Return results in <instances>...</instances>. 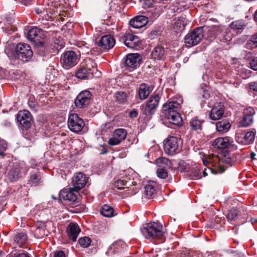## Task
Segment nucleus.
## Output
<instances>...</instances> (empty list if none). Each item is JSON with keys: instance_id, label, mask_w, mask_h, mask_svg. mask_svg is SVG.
Instances as JSON below:
<instances>
[{"instance_id": "nucleus-61", "label": "nucleus", "mask_w": 257, "mask_h": 257, "mask_svg": "<svg viewBox=\"0 0 257 257\" xmlns=\"http://www.w3.org/2000/svg\"><path fill=\"white\" fill-rule=\"evenodd\" d=\"M158 160L160 161V163H161L162 164H165L167 165H168V164H171L170 161L167 158H162L159 159Z\"/></svg>"}, {"instance_id": "nucleus-18", "label": "nucleus", "mask_w": 257, "mask_h": 257, "mask_svg": "<svg viewBox=\"0 0 257 257\" xmlns=\"http://www.w3.org/2000/svg\"><path fill=\"white\" fill-rule=\"evenodd\" d=\"M142 60V57L137 53H130L125 58V64L128 69L132 70L139 67Z\"/></svg>"}, {"instance_id": "nucleus-30", "label": "nucleus", "mask_w": 257, "mask_h": 257, "mask_svg": "<svg viewBox=\"0 0 257 257\" xmlns=\"http://www.w3.org/2000/svg\"><path fill=\"white\" fill-rule=\"evenodd\" d=\"M204 122V120L200 119L197 117L192 118L189 122L190 131L197 134H200L202 130Z\"/></svg>"}, {"instance_id": "nucleus-29", "label": "nucleus", "mask_w": 257, "mask_h": 257, "mask_svg": "<svg viewBox=\"0 0 257 257\" xmlns=\"http://www.w3.org/2000/svg\"><path fill=\"white\" fill-rule=\"evenodd\" d=\"M254 113L255 111L251 107H250L244 110L243 117L241 121L243 126H248L252 124L253 121L252 115Z\"/></svg>"}, {"instance_id": "nucleus-19", "label": "nucleus", "mask_w": 257, "mask_h": 257, "mask_svg": "<svg viewBox=\"0 0 257 257\" xmlns=\"http://www.w3.org/2000/svg\"><path fill=\"white\" fill-rule=\"evenodd\" d=\"M87 180L88 178L83 173L81 172L76 173L73 177L72 181L73 189L75 190L76 192H78L85 186Z\"/></svg>"}, {"instance_id": "nucleus-38", "label": "nucleus", "mask_w": 257, "mask_h": 257, "mask_svg": "<svg viewBox=\"0 0 257 257\" xmlns=\"http://www.w3.org/2000/svg\"><path fill=\"white\" fill-rule=\"evenodd\" d=\"M165 7L162 5H154L150 10L153 16H160Z\"/></svg>"}, {"instance_id": "nucleus-1", "label": "nucleus", "mask_w": 257, "mask_h": 257, "mask_svg": "<svg viewBox=\"0 0 257 257\" xmlns=\"http://www.w3.org/2000/svg\"><path fill=\"white\" fill-rule=\"evenodd\" d=\"M182 103V98L179 97L163 104L162 113L164 117L169 120L168 127L175 128L182 126V118L178 110L181 108Z\"/></svg>"}, {"instance_id": "nucleus-64", "label": "nucleus", "mask_w": 257, "mask_h": 257, "mask_svg": "<svg viewBox=\"0 0 257 257\" xmlns=\"http://www.w3.org/2000/svg\"><path fill=\"white\" fill-rule=\"evenodd\" d=\"M5 173V169L0 166V180L2 179L3 174Z\"/></svg>"}, {"instance_id": "nucleus-17", "label": "nucleus", "mask_w": 257, "mask_h": 257, "mask_svg": "<svg viewBox=\"0 0 257 257\" xmlns=\"http://www.w3.org/2000/svg\"><path fill=\"white\" fill-rule=\"evenodd\" d=\"M127 135V132L124 128H117L115 130L111 138H109L108 144L110 146H115L119 144L124 140Z\"/></svg>"}, {"instance_id": "nucleus-2", "label": "nucleus", "mask_w": 257, "mask_h": 257, "mask_svg": "<svg viewBox=\"0 0 257 257\" xmlns=\"http://www.w3.org/2000/svg\"><path fill=\"white\" fill-rule=\"evenodd\" d=\"M163 225L159 222H150L144 225L141 231L146 238L163 240L164 231Z\"/></svg>"}, {"instance_id": "nucleus-22", "label": "nucleus", "mask_w": 257, "mask_h": 257, "mask_svg": "<svg viewBox=\"0 0 257 257\" xmlns=\"http://www.w3.org/2000/svg\"><path fill=\"white\" fill-rule=\"evenodd\" d=\"M14 243L17 244L21 248H25L24 245L27 244L28 240V236L26 232L23 231H16L12 236Z\"/></svg>"}, {"instance_id": "nucleus-47", "label": "nucleus", "mask_w": 257, "mask_h": 257, "mask_svg": "<svg viewBox=\"0 0 257 257\" xmlns=\"http://www.w3.org/2000/svg\"><path fill=\"white\" fill-rule=\"evenodd\" d=\"M140 2L144 9H151L156 4V2L154 0H140Z\"/></svg>"}, {"instance_id": "nucleus-42", "label": "nucleus", "mask_w": 257, "mask_h": 257, "mask_svg": "<svg viewBox=\"0 0 257 257\" xmlns=\"http://www.w3.org/2000/svg\"><path fill=\"white\" fill-rule=\"evenodd\" d=\"M91 242V239L88 236H83L80 237L78 240V243L80 245L84 248L88 247Z\"/></svg>"}, {"instance_id": "nucleus-41", "label": "nucleus", "mask_w": 257, "mask_h": 257, "mask_svg": "<svg viewBox=\"0 0 257 257\" xmlns=\"http://www.w3.org/2000/svg\"><path fill=\"white\" fill-rule=\"evenodd\" d=\"M246 25V24L243 20H241L232 22L230 24V27L231 29L240 30L243 29Z\"/></svg>"}, {"instance_id": "nucleus-28", "label": "nucleus", "mask_w": 257, "mask_h": 257, "mask_svg": "<svg viewBox=\"0 0 257 257\" xmlns=\"http://www.w3.org/2000/svg\"><path fill=\"white\" fill-rule=\"evenodd\" d=\"M152 91V89L150 85L145 83H141L137 90L139 98L142 100L146 99L149 96Z\"/></svg>"}, {"instance_id": "nucleus-25", "label": "nucleus", "mask_w": 257, "mask_h": 257, "mask_svg": "<svg viewBox=\"0 0 257 257\" xmlns=\"http://www.w3.org/2000/svg\"><path fill=\"white\" fill-rule=\"evenodd\" d=\"M80 231L79 225L75 223H70L66 229L67 234L72 242L76 241Z\"/></svg>"}, {"instance_id": "nucleus-6", "label": "nucleus", "mask_w": 257, "mask_h": 257, "mask_svg": "<svg viewBox=\"0 0 257 257\" xmlns=\"http://www.w3.org/2000/svg\"><path fill=\"white\" fill-rule=\"evenodd\" d=\"M204 36L203 27L195 28L188 33L184 38V42L187 47H191L198 44Z\"/></svg>"}, {"instance_id": "nucleus-16", "label": "nucleus", "mask_w": 257, "mask_h": 257, "mask_svg": "<svg viewBox=\"0 0 257 257\" xmlns=\"http://www.w3.org/2000/svg\"><path fill=\"white\" fill-rule=\"evenodd\" d=\"M78 192H76L73 187L62 190L59 194V200H67L73 203L77 202Z\"/></svg>"}, {"instance_id": "nucleus-39", "label": "nucleus", "mask_w": 257, "mask_h": 257, "mask_svg": "<svg viewBox=\"0 0 257 257\" xmlns=\"http://www.w3.org/2000/svg\"><path fill=\"white\" fill-rule=\"evenodd\" d=\"M202 170L198 167H196L191 169L190 171V176L192 179H198L202 177Z\"/></svg>"}, {"instance_id": "nucleus-15", "label": "nucleus", "mask_w": 257, "mask_h": 257, "mask_svg": "<svg viewBox=\"0 0 257 257\" xmlns=\"http://www.w3.org/2000/svg\"><path fill=\"white\" fill-rule=\"evenodd\" d=\"M128 48L138 49L140 47V40L137 36L127 33L123 35L120 39Z\"/></svg>"}, {"instance_id": "nucleus-44", "label": "nucleus", "mask_w": 257, "mask_h": 257, "mask_svg": "<svg viewBox=\"0 0 257 257\" xmlns=\"http://www.w3.org/2000/svg\"><path fill=\"white\" fill-rule=\"evenodd\" d=\"M29 181L32 185L36 186L41 183V177L38 176L36 173H32Z\"/></svg>"}, {"instance_id": "nucleus-11", "label": "nucleus", "mask_w": 257, "mask_h": 257, "mask_svg": "<svg viewBox=\"0 0 257 257\" xmlns=\"http://www.w3.org/2000/svg\"><path fill=\"white\" fill-rule=\"evenodd\" d=\"M85 125L82 118L76 113L70 114L68 119V126L70 130L74 133H78Z\"/></svg>"}, {"instance_id": "nucleus-12", "label": "nucleus", "mask_w": 257, "mask_h": 257, "mask_svg": "<svg viewBox=\"0 0 257 257\" xmlns=\"http://www.w3.org/2000/svg\"><path fill=\"white\" fill-rule=\"evenodd\" d=\"M17 119L21 124L22 128L25 130L30 128L33 122L31 112L25 109L18 112L17 115Z\"/></svg>"}, {"instance_id": "nucleus-7", "label": "nucleus", "mask_w": 257, "mask_h": 257, "mask_svg": "<svg viewBox=\"0 0 257 257\" xmlns=\"http://www.w3.org/2000/svg\"><path fill=\"white\" fill-rule=\"evenodd\" d=\"M79 60V55L72 50L64 52L61 56L60 62L65 69H69L75 66Z\"/></svg>"}, {"instance_id": "nucleus-60", "label": "nucleus", "mask_w": 257, "mask_h": 257, "mask_svg": "<svg viewBox=\"0 0 257 257\" xmlns=\"http://www.w3.org/2000/svg\"><path fill=\"white\" fill-rule=\"evenodd\" d=\"M15 257H30L28 252H24V251L18 254H15Z\"/></svg>"}, {"instance_id": "nucleus-62", "label": "nucleus", "mask_w": 257, "mask_h": 257, "mask_svg": "<svg viewBox=\"0 0 257 257\" xmlns=\"http://www.w3.org/2000/svg\"><path fill=\"white\" fill-rule=\"evenodd\" d=\"M202 162L203 164L205 166H207L208 165L211 163L210 161L209 160H208L206 158L202 159Z\"/></svg>"}, {"instance_id": "nucleus-13", "label": "nucleus", "mask_w": 257, "mask_h": 257, "mask_svg": "<svg viewBox=\"0 0 257 257\" xmlns=\"http://www.w3.org/2000/svg\"><path fill=\"white\" fill-rule=\"evenodd\" d=\"M92 94L88 90H84L79 93L75 100V105L78 108H84L90 103Z\"/></svg>"}, {"instance_id": "nucleus-26", "label": "nucleus", "mask_w": 257, "mask_h": 257, "mask_svg": "<svg viewBox=\"0 0 257 257\" xmlns=\"http://www.w3.org/2000/svg\"><path fill=\"white\" fill-rule=\"evenodd\" d=\"M166 51L164 46L157 45L151 52V58L154 60H164L166 58Z\"/></svg>"}, {"instance_id": "nucleus-33", "label": "nucleus", "mask_w": 257, "mask_h": 257, "mask_svg": "<svg viewBox=\"0 0 257 257\" xmlns=\"http://www.w3.org/2000/svg\"><path fill=\"white\" fill-rule=\"evenodd\" d=\"M156 195L155 184L153 182H149L145 187V195L148 199L153 198Z\"/></svg>"}, {"instance_id": "nucleus-27", "label": "nucleus", "mask_w": 257, "mask_h": 257, "mask_svg": "<svg viewBox=\"0 0 257 257\" xmlns=\"http://www.w3.org/2000/svg\"><path fill=\"white\" fill-rule=\"evenodd\" d=\"M231 143H233V140L230 137L218 138L213 141L212 146L219 149H225L229 147Z\"/></svg>"}, {"instance_id": "nucleus-35", "label": "nucleus", "mask_w": 257, "mask_h": 257, "mask_svg": "<svg viewBox=\"0 0 257 257\" xmlns=\"http://www.w3.org/2000/svg\"><path fill=\"white\" fill-rule=\"evenodd\" d=\"M231 125L227 119L218 121L216 124V130L219 132H226L230 128Z\"/></svg>"}, {"instance_id": "nucleus-49", "label": "nucleus", "mask_w": 257, "mask_h": 257, "mask_svg": "<svg viewBox=\"0 0 257 257\" xmlns=\"http://www.w3.org/2000/svg\"><path fill=\"white\" fill-rule=\"evenodd\" d=\"M127 181L125 180H118L114 183V186L119 190H122L125 188L126 185Z\"/></svg>"}, {"instance_id": "nucleus-10", "label": "nucleus", "mask_w": 257, "mask_h": 257, "mask_svg": "<svg viewBox=\"0 0 257 257\" xmlns=\"http://www.w3.org/2000/svg\"><path fill=\"white\" fill-rule=\"evenodd\" d=\"M179 139L176 137L171 136L164 141V150L166 154L174 156L180 152L179 148Z\"/></svg>"}, {"instance_id": "nucleus-51", "label": "nucleus", "mask_w": 257, "mask_h": 257, "mask_svg": "<svg viewBox=\"0 0 257 257\" xmlns=\"http://www.w3.org/2000/svg\"><path fill=\"white\" fill-rule=\"evenodd\" d=\"M28 104L31 109L33 110L35 109L37 103L34 97L31 96L29 97L28 101Z\"/></svg>"}, {"instance_id": "nucleus-53", "label": "nucleus", "mask_w": 257, "mask_h": 257, "mask_svg": "<svg viewBox=\"0 0 257 257\" xmlns=\"http://www.w3.org/2000/svg\"><path fill=\"white\" fill-rule=\"evenodd\" d=\"M200 93L202 95V96L203 98L208 99L210 97V94L208 90L206 89H204L203 87H201L200 90Z\"/></svg>"}, {"instance_id": "nucleus-57", "label": "nucleus", "mask_w": 257, "mask_h": 257, "mask_svg": "<svg viewBox=\"0 0 257 257\" xmlns=\"http://www.w3.org/2000/svg\"><path fill=\"white\" fill-rule=\"evenodd\" d=\"M8 145L7 142L4 140L0 141V150L5 151L7 148Z\"/></svg>"}, {"instance_id": "nucleus-21", "label": "nucleus", "mask_w": 257, "mask_h": 257, "mask_svg": "<svg viewBox=\"0 0 257 257\" xmlns=\"http://www.w3.org/2000/svg\"><path fill=\"white\" fill-rule=\"evenodd\" d=\"M224 111V106L223 104L220 102H216L214 104L210 111L209 117L212 120H218L222 116Z\"/></svg>"}, {"instance_id": "nucleus-23", "label": "nucleus", "mask_w": 257, "mask_h": 257, "mask_svg": "<svg viewBox=\"0 0 257 257\" xmlns=\"http://www.w3.org/2000/svg\"><path fill=\"white\" fill-rule=\"evenodd\" d=\"M36 49L37 54L46 57L50 53L52 49V45L45 41L34 46Z\"/></svg>"}, {"instance_id": "nucleus-52", "label": "nucleus", "mask_w": 257, "mask_h": 257, "mask_svg": "<svg viewBox=\"0 0 257 257\" xmlns=\"http://www.w3.org/2000/svg\"><path fill=\"white\" fill-rule=\"evenodd\" d=\"M54 43L55 44L54 47L56 48L57 51L61 49L64 46V43L62 39H57L56 41H54Z\"/></svg>"}, {"instance_id": "nucleus-50", "label": "nucleus", "mask_w": 257, "mask_h": 257, "mask_svg": "<svg viewBox=\"0 0 257 257\" xmlns=\"http://www.w3.org/2000/svg\"><path fill=\"white\" fill-rule=\"evenodd\" d=\"M157 175L158 177L162 179H165L168 176V172L164 169H158L157 170Z\"/></svg>"}, {"instance_id": "nucleus-43", "label": "nucleus", "mask_w": 257, "mask_h": 257, "mask_svg": "<svg viewBox=\"0 0 257 257\" xmlns=\"http://www.w3.org/2000/svg\"><path fill=\"white\" fill-rule=\"evenodd\" d=\"M247 49H252L257 47V33L252 35L251 40L247 41L246 44Z\"/></svg>"}, {"instance_id": "nucleus-55", "label": "nucleus", "mask_w": 257, "mask_h": 257, "mask_svg": "<svg viewBox=\"0 0 257 257\" xmlns=\"http://www.w3.org/2000/svg\"><path fill=\"white\" fill-rule=\"evenodd\" d=\"M248 85L250 91H252L255 92H257V82H251L249 83Z\"/></svg>"}, {"instance_id": "nucleus-56", "label": "nucleus", "mask_w": 257, "mask_h": 257, "mask_svg": "<svg viewBox=\"0 0 257 257\" xmlns=\"http://www.w3.org/2000/svg\"><path fill=\"white\" fill-rule=\"evenodd\" d=\"M53 253L54 257H66L65 253L63 250H56Z\"/></svg>"}, {"instance_id": "nucleus-31", "label": "nucleus", "mask_w": 257, "mask_h": 257, "mask_svg": "<svg viewBox=\"0 0 257 257\" xmlns=\"http://www.w3.org/2000/svg\"><path fill=\"white\" fill-rule=\"evenodd\" d=\"M174 22L173 24V30L176 33H179L183 31L187 25L186 17H178L174 19Z\"/></svg>"}, {"instance_id": "nucleus-24", "label": "nucleus", "mask_w": 257, "mask_h": 257, "mask_svg": "<svg viewBox=\"0 0 257 257\" xmlns=\"http://www.w3.org/2000/svg\"><path fill=\"white\" fill-rule=\"evenodd\" d=\"M115 40L113 36L110 35H106L101 37L100 40L97 42L98 46L103 49H110L115 44Z\"/></svg>"}, {"instance_id": "nucleus-37", "label": "nucleus", "mask_w": 257, "mask_h": 257, "mask_svg": "<svg viewBox=\"0 0 257 257\" xmlns=\"http://www.w3.org/2000/svg\"><path fill=\"white\" fill-rule=\"evenodd\" d=\"M114 97L116 101L120 104H123L127 101L128 95L124 91H117L115 93Z\"/></svg>"}, {"instance_id": "nucleus-54", "label": "nucleus", "mask_w": 257, "mask_h": 257, "mask_svg": "<svg viewBox=\"0 0 257 257\" xmlns=\"http://www.w3.org/2000/svg\"><path fill=\"white\" fill-rule=\"evenodd\" d=\"M250 67L253 70H257V57H254L251 59L250 63Z\"/></svg>"}, {"instance_id": "nucleus-46", "label": "nucleus", "mask_w": 257, "mask_h": 257, "mask_svg": "<svg viewBox=\"0 0 257 257\" xmlns=\"http://www.w3.org/2000/svg\"><path fill=\"white\" fill-rule=\"evenodd\" d=\"M238 215V210L235 208H232L228 211L226 216L228 220L231 221L234 220Z\"/></svg>"}, {"instance_id": "nucleus-40", "label": "nucleus", "mask_w": 257, "mask_h": 257, "mask_svg": "<svg viewBox=\"0 0 257 257\" xmlns=\"http://www.w3.org/2000/svg\"><path fill=\"white\" fill-rule=\"evenodd\" d=\"M223 29L220 26H215L212 28L211 30H209L210 35H211L210 39H215L217 37H221L220 34L222 33Z\"/></svg>"}, {"instance_id": "nucleus-9", "label": "nucleus", "mask_w": 257, "mask_h": 257, "mask_svg": "<svg viewBox=\"0 0 257 257\" xmlns=\"http://www.w3.org/2000/svg\"><path fill=\"white\" fill-rule=\"evenodd\" d=\"M46 37L45 31L36 27L30 29L27 34V39L34 46L44 41Z\"/></svg>"}, {"instance_id": "nucleus-20", "label": "nucleus", "mask_w": 257, "mask_h": 257, "mask_svg": "<svg viewBox=\"0 0 257 257\" xmlns=\"http://www.w3.org/2000/svg\"><path fill=\"white\" fill-rule=\"evenodd\" d=\"M255 134L252 131H249L246 133H237L236 135L235 140L242 145H248L253 143Z\"/></svg>"}, {"instance_id": "nucleus-36", "label": "nucleus", "mask_w": 257, "mask_h": 257, "mask_svg": "<svg viewBox=\"0 0 257 257\" xmlns=\"http://www.w3.org/2000/svg\"><path fill=\"white\" fill-rule=\"evenodd\" d=\"M237 156H239L238 154L234 156V154L232 155L227 154L224 155L221 158V161L226 164H228L230 166H232L235 164L237 161Z\"/></svg>"}, {"instance_id": "nucleus-8", "label": "nucleus", "mask_w": 257, "mask_h": 257, "mask_svg": "<svg viewBox=\"0 0 257 257\" xmlns=\"http://www.w3.org/2000/svg\"><path fill=\"white\" fill-rule=\"evenodd\" d=\"M27 171L28 169L24 164L14 163L8 173V178L10 181L14 182L22 177Z\"/></svg>"}, {"instance_id": "nucleus-32", "label": "nucleus", "mask_w": 257, "mask_h": 257, "mask_svg": "<svg viewBox=\"0 0 257 257\" xmlns=\"http://www.w3.org/2000/svg\"><path fill=\"white\" fill-rule=\"evenodd\" d=\"M149 22L148 17H133L130 21V25L136 29L146 26Z\"/></svg>"}, {"instance_id": "nucleus-45", "label": "nucleus", "mask_w": 257, "mask_h": 257, "mask_svg": "<svg viewBox=\"0 0 257 257\" xmlns=\"http://www.w3.org/2000/svg\"><path fill=\"white\" fill-rule=\"evenodd\" d=\"M79 50L78 52L79 54H82V55L94 54V50L93 49H90L88 46H86V44H82V46H79Z\"/></svg>"}, {"instance_id": "nucleus-58", "label": "nucleus", "mask_w": 257, "mask_h": 257, "mask_svg": "<svg viewBox=\"0 0 257 257\" xmlns=\"http://www.w3.org/2000/svg\"><path fill=\"white\" fill-rule=\"evenodd\" d=\"M6 205L7 202H6V200H4L3 198L0 197V212L5 209V207L6 206Z\"/></svg>"}, {"instance_id": "nucleus-59", "label": "nucleus", "mask_w": 257, "mask_h": 257, "mask_svg": "<svg viewBox=\"0 0 257 257\" xmlns=\"http://www.w3.org/2000/svg\"><path fill=\"white\" fill-rule=\"evenodd\" d=\"M138 112L137 109H134L129 113V116L131 118H136L138 116Z\"/></svg>"}, {"instance_id": "nucleus-63", "label": "nucleus", "mask_w": 257, "mask_h": 257, "mask_svg": "<svg viewBox=\"0 0 257 257\" xmlns=\"http://www.w3.org/2000/svg\"><path fill=\"white\" fill-rule=\"evenodd\" d=\"M237 146L234 145L233 142V143H231V144L229 145V146L228 148H231L232 150H235L237 149Z\"/></svg>"}, {"instance_id": "nucleus-3", "label": "nucleus", "mask_w": 257, "mask_h": 257, "mask_svg": "<svg viewBox=\"0 0 257 257\" xmlns=\"http://www.w3.org/2000/svg\"><path fill=\"white\" fill-rule=\"evenodd\" d=\"M12 57L22 63L30 61L33 57V52L31 46L25 43H19L12 51Z\"/></svg>"}, {"instance_id": "nucleus-4", "label": "nucleus", "mask_w": 257, "mask_h": 257, "mask_svg": "<svg viewBox=\"0 0 257 257\" xmlns=\"http://www.w3.org/2000/svg\"><path fill=\"white\" fill-rule=\"evenodd\" d=\"M96 66V64L92 59H86L75 71V76L80 79L91 78L93 77L94 71Z\"/></svg>"}, {"instance_id": "nucleus-14", "label": "nucleus", "mask_w": 257, "mask_h": 257, "mask_svg": "<svg viewBox=\"0 0 257 257\" xmlns=\"http://www.w3.org/2000/svg\"><path fill=\"white\" fill-rule=\"evenodd\" d=\"M126 244L124 242L119 240L113 242L110 245L108 250L107 253L109 255L113 257L121 256V254L124 252Z\"/></svg>"}, {"instance_id": "nucleus-5", "label": "nucleus", "mask_w": 257, "mask_h": 257, "mask_svg": "<svg viewBox=\"0 0 257 257\" xmlns=\"http://www.w3.org/2000/svg\"><path fill=\"white\" fill-rule=\"evenodd\" d=\"M161 97L158 94L152 95L145 105L141 106V114L144 118L150 120L155 113L158 106Z\"/></svg>"}, {"instance_id": "nucleus-48", "label": "nucleus", "mask_w": 257, "mask_h": 257, "mask_svg": "<svg viewBox=\"0 0 257 257\" xmlns=\"http://www.w3.org/2000/svg\"><path fill=\"white\" fill-rule=\"evenodd\" d=\"M46 225L45 224V222H41L39 223H37L36 225V233H37V232H41V231L43 232L42 234L40 235H38V237L40 238L45 235V230L44 228L46 227Z\"/></svg>"}, {"instance_id": "nucleus-34", "label": "nucleus", "mask_w": 257, "mask_h": 257, "mask_svg": "<svg viewBox=\"0 0 257 257\" xmlns=\"http://www.w3.org/2000/svg\"><path fill=\"white\" fill-rule=\"evenodd\" d=\"M100 212L102 215L106 217H111L117 214L112 207L107 204H104L101 207Z\"/></svg>"}]
</instances>
